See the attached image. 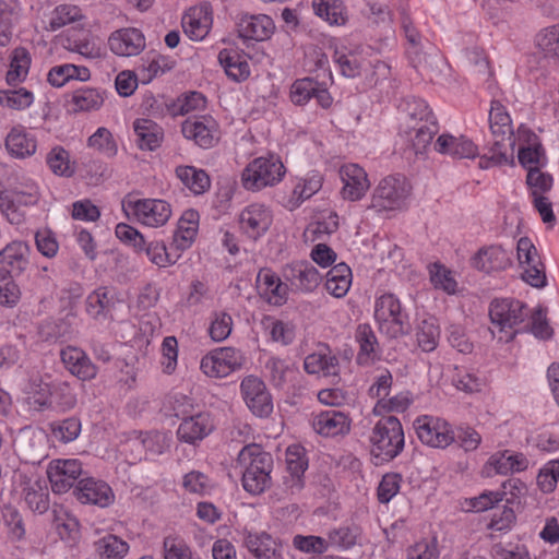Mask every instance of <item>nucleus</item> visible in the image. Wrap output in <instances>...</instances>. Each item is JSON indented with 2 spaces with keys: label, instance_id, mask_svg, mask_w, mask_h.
Segmentation results:
<instances>
[{
  "label": "nucleus",
  "instance_id": "f257e3e1",
  "mask_svg": "<svg viewBox=\"0 0 559 559\" xmlns=\"http://www.w3.org/2000/svg\"><path fill=\"white\" fill-rule=\"evenodd\" d=\"M242 467V486L252 495H260L271 486L273 457L259 444L249 443L238 454Z\"/></svg>",
  "mask_w": 559,
  "mask_h": 559
},
{
  "label": "nucleus",
  "instance_id": "f03ea898",
  "mask_svg": "<svg viewBox=\"0 0 559 559\" xmlns=\"http://www.w3.org/2000/svg\"><path fill=\"white\" fill-rule=\"evenodd\" d=\"M369 441L371 454L380 462H390L404 449V431L394 416L381 418L372 428Z\"/></svg>",
  "mask_w": 559,
  "mask_h": 559
},
{
  "label": "nucleus",
  "instance_id": "7ed1b4c3",
  "mask_svg": "<svg viewBox=\"0 0 559 559\" xmlns=\"http://www.w3.org/2000/svg\"><path fill=\"white\" fill-rule=\"evenodd\" d=\"M530 311L524 302L503 298L490 304L489 317L492 324L491 333L501 342H510L516 335L514 326L524 322Z\"/></svg>",
  "mask_w": 559,
  "mask_h": 559
},
{
  "label": "nucleus",
  "instance_id": "20e7f679",
  "mask_svg": "<svg viewBox=\"0 0 559 559\" xmlns=\"http://www.w3.org/2000/svg\"><path fill=\"white\" fill-rule=\"evenodd\" d=\"M411 193L412 186L405 177H384L372 191L370 207L378 212L402 210Z\"/></svg>",
  "mask_w": 559,
  "mask_h": 559
},
{
  "label": "nucleus",
  "instance_id": "39448f33",
  "mask_svg": "<svg viewBox=\"0 0 559 559\" xmlns=\"http://www.w3.org/2000/svg\"><path fill=\"white\" fill-rule=\"evenodd\" d=\"M374 319L379 330L391 338L407 334L411 330L407 314L392 294H384L376 300Z\"/></svg>",
  "mask_w": 559,
  "mask_h": 559
},
{
  "label": "nucleus",
  "instance_id": "423d86ee",
  "mask_svg": "<svg viewBox=\"0 0 559 559\" xmlns=\"http://www.w3.org/2000/svg\"><path fill=\"white\" fill-rule=\"evenodd\" d=\"M284 174L285 167L278 157H258L243 169L241 181L247 190L258 191L278 183Z\"/></svg>",
  "mask_w": 559,
  "mask_h": 559
},
{
  "label": "nucleus",
  "instance_id": "0eeeda50",
  "mask_svg": "<svg viewBox=\"0 0 559 559\" xmlns=\"http://www.w3.org/2000/svg\"><path fill=\"white\" fill-rule=\"evenodd\" d=\"M122 210L150 227L163 226L171 216L170 204L159 199H134L127 195L122 200Z\"/></svg>",
  "mask_w": 559,
  "mask_h": 559
},
{
  "label": "nucleus",
  "instance_id": "6e6552de",
  "mask_svg": "<svg viewBox=\"0 0 559 559\" xmlns=\"http://www.w3.org/2000/svg\"><path fill=\"white\" fill-rule=\"evenodd\" d=\"M245 354L235 347H219L206 354L200 362L202 372L210 378H225L242 369Z\"/></svg>",
  "mask_w": 559,
  "mask_h": 559
},
{
  "label": "nucleus",
  "instance_id": "1a4fd4ad",
  "mask_svg": "<svg viewBox=\"0 0 559 559\" xmlns=\"http://www.w3.org/2000/svg\"><path fill=\"white\" fill-rule=\"evenodd\" d=\"M176 416L182 420L177 429L178 440L188 444L197 445L206 438L214 429V421L207 412L192 413V404L189 408L175 407Z\"/></svg>",
  "mask_w": 559,
  "mask_h": 559
},
{
  "label": "nucleus",
  "instance_id": "9d476101",
  "mask_svg": "<svg viewBox=\"0 0 559 559\" xmlns=\"http://www.w3.org/2000/svg\"><path fill=\"white\" fill-rule=\"evenodd\" d=\"M521 277L528 285L543 288L547 284L545 265L530 238L521 237L516 246Z\"/></svg>",
  "mask_w": 559,
  "mask_h": 559
},
{
  "label": "nucleus",
  "instance_id": "9b49d317",
  "mask_svg": "<svg viewBox=\"0 0 559 559\" xmlns=\"http://www.w3.org/2000/svg\"><path fill=\"white\" fill-rule=\"evenodd\" d=\"M413 425L420 442L430 448L445 449L455 441L450 424L439 417L423 415Z\"/></svg>",
  "mask_w": 559,
  "mask_h": 559
},
{
  "label": "nucleus",
  "instance_id": "f8f14e48",
  "mask_svg": "<svg viewBox=\"0 0 559 559\" xmlns=\"http://www.w3.org/2000/svg\"><path fill=\"white\" fill-rule=\"evenodd\" d=\"M438 132L436 117L402 119L400 135L416 154H424Z\"/></svg>",
  "mask_w": 559,
  "mask_h": 559
},
{
  "label": "nucleus",
  "instance_id": "ddd939ff",
  "mask_svg": "<svg viewBox=\"0 0 559 559\" xmlns=\"http://www.w3.org/2000/svg\"><path fill=\"white\" fill-rule=\"evenodd\" d=\"M47 475L52 491L64 493L82 478V464L75 459L53 460L49 463Z\"/></svg>",
  "mask_w": 559,
  "mask_h": 559
},
{
  "label": "nucleus",
  "instance_id": "4468645a",
  "mask_svg": "<svg viewBox=\"0 0 559 559\" xmlns=\"http://www.w3.org/2000/svg\"><path fill=\"white\" fill-rule=\"evenodd\" d=\"M186 139L193 141L202 148L213 147L219 140L217 122L211 116L191 117L181 126Z\"/></svg>",
  "mask_w": 559,
  "mask_h": 559
},
{
  "label": "nucleus",
  "instance_id": "2eb2a0df",
  "mask_svg": "<svg viewBox=\"0 0 559 559\" xmlns=\"http://www.w3.org/2000/svg\"><path fill=\"white\" fill-rule=\"evenodd\" d=\"M73 495L84 504L107 508L115 502L111 487L104 480L91 476L82 477L74 487Z\"/></svg>",
  "mask_w": 559,
  "mask_h": 559
},
{
  "label": "nucleus",
  "instance_id": "dca6fc26",
  "mask_svg": "<svg viewBox=\"0 0 559 559\" xmlns=\"http://www.w3.org/2000/svg\"><path fill=\"white\" fill-rule=\"evenodd\" d=\"M283 276L294 290L300 293L313 292L322 278L318 270L308 261L287 264L283 270Z\"/></svg>",
  "mask_w": 559,
  "mask_h": 559
},
{
  "label": "nucleus",
  "instance_id": "f3484780",
  "mask_svg": "<svg viewBox=\"0 0 559 559\" xmlns=\"http://www.w3.org/2000/svg\"><path fill=\"white\" fill-rule=\"evenodd\" d=\"M242 397L249 409L259 417L267 416L272 409L273 404L265 384L257 377H246L241 384Z\"/></svg>",
  "mask_w": 559,
  "mask_h": 559
},
{
  "label": "nucleus",
  "instance_id": "a211bd4d",
  "mask_svg": "<svg viewBox=\"0 0 559 559\" xmlns=\"http://www.w3.org/2000/svg\"><path fill=\"white\" fill-rule=\"evenodd\" d=\"M29 246L24 241H12L0 250V281L21 274L28 265Z\"/></svg>",
  "mask_w": 559,
  "mask_h": 559
},
{
  "label": "nucleus",
  "instance_id": "6ab92c4d",
  "mask_svg": "<svg viewBox=\"0 0 559 559\" xmlns=\"http://www.w3.org/2000/svg\"><path fill=\"white\" fill-rule=\"evenodd\" d=\"M14 443L25 461L35 463L46 456L48 438L40 429L25 428L20 431Z\"/></svg>",
  "mask_w": 559,
  "mask_h": 559
},
{
  "label": "nucleus",
  "instance_id": "aec40b11",
  "mask_svg": "<svg viewBox=\"0 0 559 559\" xmlns=\"http://www.w3.org/2000/svg\"><path fill=\"white\" fill-rule=\"evenodd\" d=\"M255 285L259 295L267 304L283 306L288 299V285L271 269H261L257 275Z\"/></svg>",
  "mask_w": 559,
  "mask_h": 559
},
{
  "label": "nucleus",
  "instance_id": "412c9836",
  "mask_svg": "<svg viewBox=\"0 0 559 559\" xmlns=\"http://www.w3.org/2000/svg\"><path fill=\"white\" fill-rule=\"evenodd\" d=\"M239 224L240 228L248 237L258 239L270 228L272 214L266 206L253 203L241 211Z\"/></svg>",
  "mask_w": 559,
  "mask_h": 559
},
{
  "label": "nucleus",
  "instance_id": "4be33fe9",
  "mask_svg": "<svg viewBox=\"0 0 559 559\" xmlns=\"http://www.w3.org/2000/svg\"><path fill=\"white\" fill-rule=\"evenodd\" d=\"M273 20L265 14H242L237 22V32L243 40L262 41L274 33Z\"/></svg>",
  "mask_w": 559,
  "mask_h": 559
},
{
  "label": "nucleus",
  "instance_id": "5701e85b",
  "mask_svg": "<svg viewBox=\"0 0 559 559\" xmlns=\"http://www.w3.org/2000/svg\"><path fill=\"white\" fill-rule=\"evenodd\" d=\"M108 45L115 55L132 57L145 48V38L138 28H121L110 35Z\"/></svg>",
  "mask_w": 559,
  "mask_h": 559
},
{
  "label": "nucleus",
  "instance_id": "b1692460",
  "mask_svg": "<svg viewBox=\"0 0 559 559\" xmlns=\"http://www.w3.org/2000/svg\"><path fill=\"white\" fill-rule=\"evenodd\" d=\"M340 174L343 198L349 201L360 200L370 187L367 173L357 164H347L341 168Z\"/></svg>",
  "mask_w": 559,
  "mask_h": 559
},
{
  "label": "nucleus",
  "instance_id": "393cba45",
  "mask_svg": "<svg viewBox=\"0 0 559 559\" xmlns=\"http://www.w3.org/2000/svg\"><path fill=\"white\" fill-rule=\"evenodd\" d=\"M212 14L207 4L190 8L182 16L185 34L192 40H202L212 27Z\"/></svg>",
  "mask_w": 559,
  "mask_h": 559
},
{
  "label": "nucleus",
  "instance_id": "a878e982",
  "mask_svg": "<svg viewBox=\"0 0 559 559\" xmlns=\"http://www.w3.org/2000/svg\"><path fill=\"white\" fill-rule=\"evenodd\" d=\"M349 417L336 409H329L317 414L312 420V427L321 436H344L350 430Z\"/></svg>",
  "mask_w": 559,
  "mask_h": 559
},
{
  "label": "nucleus",
  "instance_id": "bb28decb",
  "mask_svg": "<svg viewBox=\"0 0 559 559\" xmlns=\"http://www.w3.org/2000/svg\"><path fill=\"white\" fill-rule=\"evenodd\" d=\"M243 544L257 559H282L281 544L265 532H243Z\"/></svg>",
  "mask_w": 559,
  "mask_h": 559
},
{
  "label": "nucleus",
  "instance_id": "cd10ccee",
  "mask_svg": "<svg viewBox=\"0 0 559 559\" xmlns=\"http://www.w3.org/2000/svg\"><path fill=\"white\" fill-rule=\"evenodd\" d=\"M60 357L64 367L79 379L86 381L96 377V366L80 348L68 346L61 350Z\"/></svg>",
  "mask_w": 559,
  "mask_h": 559
},
{
  "label": "nucleus",
  "instance_id": "c85d7f7f",
  "mask_svg": "<svg viewBox=\"0 0 559 559\" xmlns=\"http://www.w3.org/2000/svg\"><path fill=\"white\" fill-rule=\"evenodd\" d=\"M435 150L440 154H448L455 158H474L477 146L464 135L454 136L443 133L437 138Z\"/></svg>",
  "mask_w": 559,
  "mask_h": 559
},
{
  "label": "nucleus",
  "instance_id": "c756f323",
  "mask_svg": "<svg viewBox=\"0 0 559 559\" xmlns=\"http://www.w3.org/2000/svg\"><path fill=\"white\" fill-rule=\"evenodd\" d=\"M510 264V255L501 246L480 249L473 258V265L483 272L504 270Z\"/></svg>",
  "mask_w": 559,
  "mask_h": 559
},
{
  "label": "nucleus",
  "instance_id": "7c9ffc66",
  "mask_svg": "<svg viewBox=\"0 0 559 559\" xmlns=\"http://www.w3.org/2000/svg\"><path fill=\"white\" fill-rule=\"evenodd\" d=\"M133 130L136 135V143L141 150L154 151L160 146L164 132L155 121L146 118H139L133 122Z\"/></svg>",
  "mask_w": 559,
  "mask_h": 559
},
{
  "label": "nucleus",
  "instance_id": "2f4dec72",
  "mask_svg": "<svg viewBox=\"0 0 559 559\" xmlns=\"http://www.w3.org/2000/svg\"><path fill=\"white\" fill-rule=\"evenodd\" d=\"M407 53L412 66L423 78L431 82L439 78L440 66L444 67V63L437 55H427L419 46L409 47Z\"/></svg>",
  "mask_w": 559,
  "mask_h": 559
},
{
  "label": "nucleus",
  "instance_id": "473e14b6",
  "mask_svg": "<svg viewBox=\"0 0 559 559\" xmlns=\"http://www.w3.org/2000/svg\"><path fill=\"white\" fill-rule=\"evenodd\" d=\"M8 152L16 158L32 156L36 152V140L21 127H14L5 138Z\"/></svg>",
  "mask_w": 559,
  "mask_h": 559
},
{
  "label": "nucleus",
  "instance_id": "72a5a7b5",
  "mask_svg": "<svg viewBox=\"0 0 559 559\" xmlns=\"http://www.w3.org/2000/svg\"><path fill=\"white\" fill-rule=\"evenodd\" d=\"M122 299L115 287L103 286L95 289L86 298V309L90 314L97 317L110 311Z\"/></svg>",
  "mask_w": 559,
  "mask_h": 559
},
{
  "label": "nucleus",
  "instance_id": "f704fd0d",
  "mask_svg": "<svg viewBox=\"0 0 559 559\" xmlns=\"http://www.w3.org/2000/svg\"><path fill=\"white\" fill-rule=\"evenodd\" d=\"M489 465L500 475L523 472L528 467V460L523 453L504 450L489 459Z\"/></svg>",
  "mask_w": 559,
  "mask_h": 559
},
{
  "label": "nucleus",
  "instance_id": "c9c22d12",
  "mask_svg": "<svg viewBox=\"0 0 559 559\" xmlns=\"http://www.w3.org/2000/svg\"><path fill=\"white\" fill-rule=\"evenodd\" d=\"M324 287L335 298L344 297L352 285V270L345 263H338L328 271Z\"/></svg>",
  "mask_w": 559,
  "mask_h": 559
},
{
  "label": "nucleus",
  "instance_id": "e433bc0d",
  "mask_svg": "<svg viewBox=\"0 0 559 559\" xmlns=\"http://www.w3.org/2000/svg\"><path fill=\"white\" fill-rule=\"evenodd\" d=\"M306 372L322 377L336 376L338 372V359L326 352L309 354L304 361Z\"/></svg>",
  "mask_w": 559,
  "mask_h": 559
},
{
  "label": "nucleus",
  "instance_id": "4c0bfd02",
  "mask_svg": "<svg viewBox=\"0 0 559 559\" xmlns=\"http://www.w3.org/2000/svg\"><path fill=\"white\" fill-rule=\"evenodd\" d=\"M490 129L493 135L507 138L508 145L512 148L515 145L511 118L504 107L497 100L491 103L489 111Z\"/></svg>",
  "mask_w": 559,
  "mask_h": 559
},
{
  "label": "nucleus",
  "instance_id": "58836bf2",
  "mask_svg": "<svg viewBox=\"0 0 559 559\" xmlns=\"http://www.w3.org/2000/svg\"><path fill=\"white\" fill-rule=\"evenodd\" d=\"M134 449L142 448L145 456H157L169 448L168 438L163 432H140L129 441Z\"/></svg>",
  "mask_w": 559,
  "mask_h": 559
},
{
  "label": "nucleus",
  "instance_id": "ea45409f",
  "mask_svg": "<svg viewBox=\"0 0 559 559\" xmlns=\"http://www.w3.org/2000/svg\"><path fill=\"white\" fill-rule=\"evenodd\" d=\"M76 393L66 381L50 382L48 407L58 411H68L75 406Z\"/></svg>",
  "mask_w": 559,
  "mask_h": 559
},
{
  "label": "nucleus",
  "instance_id": "a19ab883",
  "mask_svg": "<svg viewBox=\"0 0 559 559\" xmlns=\"http://www.w3.org/2000/svg\"><path fill=\"white\" fill-rule=\"evenodd\" d=\"M176 175L195 194L204 193L211 186L207 174L203 169H198L193 166H178Z\"/></svg>",
  "mask_w": 559,
  "mask_h": 559
},
{
  "label": "nucleus",
  "instance_id": "79ce46f5",
  "mask_svg": "<svg viewBox=\"0 0 559 559\" xmlns=\"http://www.w3.org/2000/svg\"><path fill=\"white\" fill-rule=\"evenodd\" d=\"M286 465L289 478H286L287 486L292 491L300 490L302 487V475L307 468V461L302 457L299 448H288L286 451Z\"/></svg>",
  "mask_w": 559,
  "mask_h": 559
},
{
  "label": "nucleus",
  "instance_id": "37998d69",
  "mask_svg": "<svg viewBox=\"0 0 559 559\" xmlns=\"http://www.w3.org/2000/svg\"><path fill=\"white\" fill-rule=\"evenodd\" d=\"M356 341L359 344L357 361L360 365L370 362L377 355L378 341L371 326L359 324L356 330Z\"/></svg>",
  "mask_w": 559,
  "mask_h": 559
},
{
  "label": "nucleus",
  "instance_id": "c03bdc74",
  "mask_svg": "<svg viewBox=\"0 0 559 559\" xmlns=\"http://www.w3.org/2000/svg\"><path fill=\"white\" fill-rule=\"evenodd\" d=\"M312 9L316 15L331 25H343L346 22L345 7L341 0H313Z\"/></svg>",
  "mask_w": 559,
  "mask_h": 559
},
{
  "label": "nucleus",
  "instance_id": "a18cd8bd",
  "mask_svg": "<svg viewBox=\"0 0 559 559\" xmlns=\"http://www.w3.org/2000/svg\"><path fill=\"white\" fill-rule=\"evenodd\" d=\"M218 60L226 74L236 82L245 81L250 74L248 62L235 52L224 49L218 53Z\"/></svg>",
  "mask_w": 559,
  "mask_h": 559
},
{
  "label": "nucleus",
  "instance_id": "49530a36",
  "mask_svg": "<svg viewBox=\"0 0 559 559\" xmlns=\"http://www.w3.org/2000/svg\"><path fill=\"white\" fill-rule=\"evenodd\" d=\"M46 163L57 176L69 178L75 173V164L71 162L70 153L62 146L52 147L46 156Z\"/></svg>",
  "mask_w": 559,
  "mask_h": 559
},
{
  "label": "nucleus",
  "instance_id": "de8ad7c7",
  "mask_svg": "<svg viewBox=\"0 0 559 559\" xmlns=\"http://www.w3.org/2000/svg\"><path fill=\"white\" fill-rule=\"evenodd\" d=\"M100 559H122L129 551V545L116 535H106L95 543Z\"/></svg>",
  "mask_w": 559,
  "mask_h": 559
},
{
  "label": "nucleus",
  "instance_id": "09e8293b",
  "mask_svg": "<svg viewBox=\"0 0 559 559\" xmlns=\"http://www.w3.org/2000/svg\"><path fill=\"white\" fill-rule=\"evenodd\" d=\"M262 324L270 338L282 345H289L295 338V328L289 322L277 320L273 317H264Z\"/></svg>",
  "mask_w": 559,
  "mask_h": 559
},
{
  "label": "nucleus",
  "instance_id": "8fccbe9b",
  "mask_svg": "<svg viewBox=\"0 0 559 559\" xmlns=\"http://www.w3.org/2000/svg\"><path fill=\"white\" fill-rule=\"evenodd\" d=\"M417 344L423 352L436 349L440 338V329L435 318L423 320L416 332Z\"/></svg>",
  "mask_w": 559,
  "mask_h": 559
},
{
  "label": "nucleus",
  "instance_id": "3c124183",
  "mask_svg": "<svg viewBox=\"0 0 559 559\" xmlns=\"http://www.w3.org/2000/svg\"><path fill=\"white\" fill-rule=\"evenodd\" d=\"M71 103L74 111L97 110L104 103V95L96 88H80L72 94Z\"/></svg>",
  "mask_w": 559,
  "mask_h": 559
},
{
  "label": "nucleus",
  "instance_id": "603ef678",
  "mask_svg": "<svg viewBox=\"0 0 559 559\" xmlns=\"http://www.w3.org/2000/svg\"><path fill=\"white\" fill-rule=\"evenodd\" d=\"M31 66L29 52L23 48L17 47L12 51L10 69L7 73V81L13 84L24 80L28 73Z\"/></svg>",
  "mask_w": 559,
  "mask_h": 559
},
{
  "label": "nucleus",
  "instance_id": "864d4df0",
  "mask_svg": "<svg viewBox=\"0 0 559 559\" xmlns=\"http://www.w3.org/2000/svg\"><path fill=\"white\" fill-rule=\"evenodd\" d=\"M335 61L337 62L342 74L347 78H356L367 70L371 62L359 57L357 52L350 51L348 53H335Z\"/></svg>",
  "mask_w": 559,
  "mask_h": 559
},
{
  "label": "nucleus",
  "instance_id": "5fc2aeb1",
  "mask_svg": "<svg viewBox=\"0 0 559 559\" xmlns=\"http://www.w3.org/2000/svg\"><path fill=\"white\" fill-rule=\"evenodd\" d=\"M82 16L83 15L79 7L72 4H60L51 12L48 29L51 32L58 31L70 23L81 20Z\"/></svg>",
  "mask_w": 559,
  "mask_h": 559
},
{
  "label": "nucleus",
  "instance_id": "6e6d98bb",
  "mask_svg": "<svg viewBox=\"0 0 559 559\" xmlns=\"http://www.w3.org/2000/svg\"><path fill=\"white\" fill-rule=\"evenodd\" d=\"M513 148L508 145L507 138L497 140L490 148L489 157H481L479 165L483 168H487L490 165H508L513 164Z\"/></svg>",
  "mask_w": 559,
  "mask_h": 559
},
{
  "label": "nucleus",
  "instance_id": "4d7b16f0",
  "mask_svg": "<svg viewBox=\"0 0 559 559\" xmlns=\"http://www.w3.org/2000/svg\"><path fill=\"white\" fill-rule=\"evenodd\" d=\"M34 102L32 92L24 87L0 91V105L14 110L28 108Z\"/></svg>",
  "mask_w": 559,
  "mask_h": 559
},
{
  "label": "nucleus",
  "instance_id": "13d9d810",
  "mask_svg": "<svg viewBox=\"0 0 559 559\" xmlns=\"http://www.w3.org/2000/svg\"><path fill=\"white\" fill-rule=\"evenodd\" d=\"M141 251H144L150 261L159 267H166L175 264L177 261V258H174L171 253L167 251L166 246L162 241H151L146 243L144 240V246Z\"/></svg>",
  "mask_w": 559,
  "mask_h": 559
},
{
  "label": "nucleus",
  "instance_id": "bf43d9fd",
  "mask_svg": "<svg viewBox=\"0 0 559 559\" xmlns=\"http://www.w3.org/2000/svg\"><path fill=\"white\" fill-rule=\"evenodd\" d=\"M317 91V81L310 78L296 80L290 86V100L298 106L306 105Z\"/></svg>",
  "mask_w": 559,
  "mask_h": 559
},
{
  "label": "nucleus",
  "instance_id": "052dcab7",
  "mask_svg": "<svg viewBox=\"0 0 559 559\" xmlns=\"http://www.w3.org/2000/svg\"><path fill=\"white\" fill-rule=\"evenodd\" d=\"M233 330V319L229 313L221 311L215 312L211 321L209 333L214 342L226 340Z\"/></svg>",
  "mask_w": 559,
  "mask_h": 559
},
{
  "label": "nucleus",
  "instance_id": "680f3d73",
  "mask_svg": "<svg viewBox=\"0 0 559 559\" xmlns=\"http://www.w3.org/2000/svg\"><path fill=\"white\" fill-rule=\"evenodd\" d=\"M63 47L72 52L80 53L88 59H97L100 57V49L87 36L82 38L67 37Z\"/></svg>",
  "mask_w": 559,
  "mask_h": 559
},
{
  "label": "nucleus",
  "instance_id": "e2e57ef3",
  "mask_svg": "<svg viewBox=\"0 0 559 559\" xmlns=\"http://www.w3.org/2000/svg\"><path fill=\"white\" fill-rule=\"evenodd\" d=\"M518 158L520 164L527 169L540 168L544 158V150L540 143L534 141L519 150Z\"/></svg>",
  "mask_w": 559,
  "mask_h": 559
},
{
  "label": "nucleus",
  "instance_id": "0e129e2a",
  "mask_svg": "<svg viewBox=\"0 0 559 559\" xmlns=\"http://www.w3.org/2000/svg\"><path fill=\"white\" fill-rule=\"evenodd\" d=\"M536 44L546 56L559 58V24L543 29L536 37Z\"/></svg>",
  "mask_w": 559,
  "mask_h": 559
},
{
  "label": "nucleus",
  "instance_id": "69168bd1",
  "mask_svg": "<svg viewBox=\"0 0 559 559\" xmlns=\"http://www.w3.org/2000/svg\"><path fill=\"white\" fill-rule=\"evenodd\" d=\"M559 480V459L548 462L537 476V485L545 493H550L556 489Z\"/></svg>",
  "mask_w": 559,
  "mask_h": 559
},
{
  "label": "nucleus",
  "instance_id": "338daca9",
  "mask_svg": "<svg viewBox=\"0 0 559 559\" xmlns=\"http://www.w3.org/2000/svg\"><path fill=\"white\" fill-rule=\"evenodd\" d=\"M165 559H191L192 552L186 542L176 536H167L163 543Z\"/></svg>",
  "mask_w": 559,
  "mask_h": 559
},
{
  "label": "nucleus",
  "instance_id": "774afa93",
  "mask_svg": "<svg viewBox=\"0 0 559 559\" xmlns=\"http://www.w3.org/2000/svg\"><path fill=\"white\" fill-rule=\"evenodd\" d=\"M408 559H438L439 549L436 538L423 539L407 549Z\"/></svg>",
  "mask_w": 559,
  "mask_h": 559
}]
</instances>
